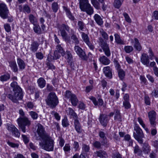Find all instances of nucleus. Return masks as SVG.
<instances>
[{
    "label": "nucleus",
    "instance_id": "1",
    "mask_svg": "<svg viewBox=\"0 0 158 158\" xmlns=\"http://www.w3.org/2000/svg\"><path fill=\"white\" fill-rule=\"evenodd\" d=\"M19 114L23 116L19 118L17 120L19 129L23 133H25L29 130V127L31 125V121L28 118L24 116L25 114L22 109L19 110Z\"/></svg>",
    "mask_w": 158,
    "mask_h": 158
},
{
    "label": "nucleus",
    "instance_id": "2",
    "mask_svg": "<svg viewBox=\"0 0 158 158\" xmlns=\"http://www.w3.org/2000/svg\"><path fill=\"white\" fill-rule=\"evenodd\" d=\"M43 142L39 143L40 146H42L44 150L48 151L53 150L54 141L50 137L48 136L43 139Z\"/></svg>",
    "mask_w": 158,
    "mask_h": 158
},
{
    "label": "nucleus",
    "instance_id": "3",
    "mask_svg": "<svg viewBox=\"0 0 158 158\" xmlns=\"http://www.w3.org/2000/svg\"><path fill=\"white\" fill-rule=\"evenodd\" d=\"M47 104L51 108L54 109L59 103L58 98L55 93H50L46 100Z\"/></svg>",
    "mask_w": 158,
    "mask_h": 158
},
{
    "label": "nucleus",
    "instance_id": "4",
    "mask_svg": "<svg viewBox=\"0 0 158 158\" xmlns=\"http://www.w3.org/2000/svg\"><path fill=\"white\" fill-rule=\"evenodd\" d=\"M134 130L133 136L135 139L140 144L143 143V138L144 137V135L142 130L137 124H136L134 127Z\"/></svg>",
    "mask_w": 158,
    "mask_h": 158
},
{
    "label": "nucleus",
    "instance_id": "5",
    "mask_svg": "<svg viewBox=\"0 0 158 158\" xmlns=\"http://www.w3.org/2000/svg\"><path fill=\"white\" fill-rule=\"evenodd\" d=\"M18 91H14L13 94H8L7 95V97L10 99L13 102L17 103L18 101L21 100L23 97V94L22 92V89L18 87Z\"/></svg>",
    "mask_w": 158,
    "mask_h": 158
},
{
    "label": "nucleus",
    "instance_id": "6",
    "mask_svg": "<svg viewBox=\"0 0 158 158\" xmlns=\"http://www.w3.org/2000/svg\"><path fill=\"white\" fill-rule=\"evenodd\" d=\"M60 29L61 36L65 40L67 39L68 34L64 30H66L69 33L71 34H73L74 33V31L72 29H70L68 26L64 24L61 25Z\"/></svg>",
    "mask_w": 158,
    "mask_h": 158
},
{
    "label": "nucleus",
    "instance_id": "7",
    "mask_svg": "<svg viewBox=\"0 0 158 158\" xmlns=\"http://www.w3.org/2000/svg\"><path fill=\"white\" fill-rule=\"evenodd\" d=\"M65 98L69 99L72 105L74 106H76L78 102V100L75 94L72 93L69 90L66 91L65 94Z\"/></svg>",
    "mask_w": 158,
    "mask_h": 158
},
{
    "label": "nucleus",
    "instance_id": "8",
    "mask_svg": "<svg viewBox=\"0 0 158 158\" xmlns=\"http://www.w3.org/2000/svg\"><path fill=\"white\" fill-rule=\"evenodd\" d=\"M99 41V45L103 49L105 55L107 57L110 56L111 52L109 44H107L106 42H104L103 39L101 38H100Z\"/></svg>",
    "mask_w": 158,
    "mask_h": 158
},
{
    "label": "nucleus",
    "instance_id": "9",
    "mask_svg": "<svg viewBox=\"0 0 158 158\" xmlns=\"http://www.w3.org/2000/svg\"><path fill=\"white\" fill-rule=\"evenodd\" d=\"M37 132L38 135L42 139H43L48 136L47 135L44 126L38 123L37 126Z\"/></svg>",
    "mask_w": 158,
    "mask_h": 158
},
{
    "label": "nucleus",
    "instance_id": "10",
    "mask_svg": "<svg viewBox=\"0 0 158 158\" xmlns=\"http://www.w3.org/2000/svg\"><path fill=\"white\" fill-rule=\"evenodd\" d=\"M9 12L5 4H0V15L3 19H6L8 17Z\"/></svg>",
    "mask_w": 158,
    "mask_h": 158
},
{
    "label": "nucleus",
    "instance_id": "11",
    "mask_svg": "<svg viewBox=\"0 0 158 158\" xmlns=\"http://www.w3.org/2000/svg\"><path fill=\"white\" fill-rule=\"evenodd\" d=\"M74 50L80 57L82 59L86 60L87 59V57L85 52L82 49L78 46L75 45L74 47Z\"/></svg>",
    "mask_w": 158,
    "mask_h": 158
},
{
    "label": "nucleus",
    "instance_id": "12",
    "mask_svg": "<svg viewBox=\"0 0 158 158\" xmlns=\"http://www.w3.org/2000/svg\"><path fill=\"white\" fill-rule=\"evenodd\" d=\"M156 112L154 110L151 111L148 113V116L150 124L153 127H155L156 124Z\"/></svg>",
    "mask_w": 158,
    "mask_h": 158
},
{
    "label": "nucleus",
    "instance_id": "13",
    "mask_svg": "<svg viewBox=\"0 0 158 158\" xmlns=\"http://www.w3.org/2000/svg\"><path fill=\"white\" fill-rule=\"evenodd\" d=\"M99 120L102 125L104 127H106L108 123L109 118L107 115L101 114L99 116Z\"/></svg>",
    "mask_w": 158,
    "mask_h": 158
},
{
    "label": "nucleus",
    "instance_id": "14",
    "mask_svg": "<svg viewBox=\"0 0 158 158\" xmlns=\"http://www.w3.org/2000/svg\"><path fill=\"white\" fill-rule=\"evenodd\" d=\"M81 33V37L83 41L88 46L90 49L93 50L94 48V47L90 42L89 38L88 35L84 32H82Z\"/></svg>",
    "mask_w": 158,
    "mask_h": 158
},
{
    "label": "nucleus",
    "instance_id": "15",
    "mask_svg": "<svg viewBox=\"0 0 158 158\" xmlns=\"http://www.w3.org/2000/svg\"><path fill=\"white\" fill-rule=\"evenodd\" d=\"M80 9L82 11L86 12L89 15H91L94 13L93 7L89 3Z\"/></svg>",
    "mask_w": 158,
    "mask_h": 158
},
{
    "label": "nucleus",
    "instance_id": "16",
    "mask_svg": "<svg viewBox=\"0 0 158 158\" xmlns=\"http://www.w3.org/2000/svg\"><path fill=\"white\" fill-rule=\"evenodd\" d=\"M89 98L93 102L95 106H98V107H101L103 106H104V102L103 100L101 98H99L97 101L95 98L93 96H91Z\"/></svg>",
    "mask_w": 158,
    "mask_h": 158
},
{
    "label": "nucleus",
    "instance_id": "17",
    "mask_svg": "<svg viewBox=\"0 0 158 158\" xmlns=\"http://www.w3.org/2000/svg\"><path fill=\"white\" fill-rule=\"evenodd\" d=\"M142 151L146 155L149 154L151 151V147L148 143L144 142L142 147Z\"/></svg>",
    "mask_w": 158,
    "mask_h": 158
},
{
    "label": "nucleus",
    "instance_id": "18",
    "mask_svg": "<svg viewBox=\"0 0 158 158\" xmlns=\"http://www.w3.org/2000/svg\"><path fill=\"white\" fill-rule=\"evenodd\" d=\"M74 128L78 134L81 133L82 132V129L78 119L74 120Z\"/></svg>",
    "mask_w": 158,
    "mask_h": 158
},
{
    "label": "nucleus",
    "instance_id": "19",
    "mask_svg": "<svg viewBox=\"0 0 158 158\" xmlns=\"http://www.w3.org/2000/svg\"><path fill=\"white\" fill-rule=\"evenodd\" d=\"M141 60L144 65L146 66L148 65V64L149 63V59L147 54L144 53L142 55L141 57Z\"/></svg>",
    "mask_w": 158,
    "mask_h": 158
},
{
    "label": "nucleus",
    "instance_id": "20",
    "mask_svg": "<svg viewBox=\"0 0 158 158\" xmlns=\"http://www.w3.org/2000/svg\"><path fill=\"white\" fill-rule=\"evenodd\" d=\"M67 114L69 115L71 117L73 118L74 119H78V116L76 113L75 112L73 109L71 108H69L66 110Z\"/></svg>",
    "mask_w": 158,
    "mask_h": 158
},
{
    "label": "nucleus",
    "instance_id": "21",
    "mask_svg": "<svg viewBox=\"0 0 158 158\" xmlns=\"http://www.w3.org/2000/svg\"><path fill=\"white\" fill-rule=\"evenodd\" d=\"M99 60L101 63L106 65L109 64L110 62V60L105 56L100 57Z\"/></svg>",
    "mask_w": 158,
    "mask_h": 158
},
{
    "label": "nucleus",
    "instance_id": "22",
    "mask_svg": "<svg viewBox=\"0 0 158 158\" xmlns=\"http://www.w3.org/2000/svg\"><path fill=\"white\" fill-rule=\"evenodd\" d=\"M97 156L101 158H106L107 155L106 153L104 151L100 150L99 151H97L95 152Z\"/></svg>",
    "mask_w": 158,
    "mask_h": 158
},
{
    "label": "nucleus",
    "instance_id": "23",
    "mask_svg": "<svg viewBox=\"0 0 158 158\" xmlns=\"http://www.w3.org/2000/svg\"><path fill=\"white\" fill-rule=\"evenodd\" d=\"M39 46L38 43L34 41L31 43L30 49L32 52H35L38 50Z\"/></svg>",
    "mask_w": 158,
    "mask_h": 158
},
{
    "label": "nucleus",
    "instance_id": "24",
    "mask_svg": "<svg viewBox=\"0 0 158 158\" xmlns=\"http://www.w3.org/2000/svg\"><path fill=\"white\" fill-rule=\"evenodd\" d=\"M64 56L68 62L70 61L72 59V56L70 52L69 51H66V52H64V54L61 55Z\"/></svg>",
    "mask_w": 158,
    "mask_h": 158
},
{
    "label": "nucleus",
    "instance_id": "25",
    "mask_svg": "<svg viewBox=\"0 0 158 158\" xmlns=\"http://www.w3.org/2000/svg\"><path fill=\"white\" fill-rule=\"evenodd\" d=\"M94 19L96 23L99 25L103 24L102 19L100 16L98 14H95L94 16Z\"/></svg>",
    "mask_w": 158,
    "mask_h": 158
},
{
    "label": "nucleus",
    "instance_id": "26",
    "mask_svg": "<svg viewBox=\"0 0 158 158\" xmlns=\"http://www.w3.org/2000/svg\"><path fill=\"white\" fill-rule=\"evenodd\" d=\"M134 41L135 42L134 47L137 50L140 51L142 49V47L139 42V40L137 38H135Z\"/></svg>",
    "mask_w": 158,
    "mask_h": 158
},
{
    "label": "nucleus",
    "instance_id": "27",
    "mask_svg": "<svg viewBox=\"0 0 158 158\" xmlns=\"http://www.w3.org/2000/svg\"><path fill=\"white\" fill-rule=\"evenodd\" d=\"M18 64L21 69H24L26 64L24 61L21 58H18L17 59Z\"/></svg>",
    "mask_w": 158,
    "mask_h": 158
},
{
    "label": "nucleus",
    "instance_id": "28",
    "mask_svg": "<svg viewBox=\"0 0 158 158\" xmlns=\"http://www.w3.org/2000/svg\"><path fill=\"white\" fill-rule=\"evenodd\" d=\"M37 82L39 86L41 88H44L46 82L44 79L41 77L39 79L37 80Z\"/></svg>",
    "mask_w": 158,
    "mask_h": 158
},
{
    "label": "nucleus",
    "instance_id": "29",
    "mask_svg": "<svg viewBox=\"0 0 158 158\" xmlns=\"http://www.w3.org/2000/svg\"><path fill=\"white\" fill-rule=\"evenodd\" d=\"M115 111L114 119L118 121H121V116L120 113V111L118 110H115Z\"/></svg>",
    "mask_w": 158,
    "mask_h": 158
},
{
    "label": "nucleus",
    "instance_id": "30",
    "mask_svg": "<svg viewBox=\"0 0 158 158\" xmlns=\"http://www.w3.org/2000/svg\"><path fill=\"white\" fill-rule=\"evenodd\" d=\"M10 76L8 73L4 74L0 77V80L2 82L7 81L10 78Z\"/></svg>",
    "mask_w": 158,
    "mask_h": 158
},
{
    "label": "nucleus",
    "instance_id": "31",
    "mask_svg": "<svg viewBox=\"0 0 158 158\" xmlns=\"http://www.w3.org/2000/svg\"><path fill=\"white\" fill-rule=\"evenodd\" d=\"M134 151L135 154H137L138 156H142L143 151L140 150L139 146L137 145H136L134 148Z\"/></svg>",
    "mask_w": 158,
    "mask_h": 158
},
{
    "label": "nucleus",
    "instance_id": "32",
    "mask_svg": "<svg viewBox=\"0 0 158 158\" xmlns=\"http://www.w3.org/2000/svg\"><path fill=\"white\" fill-rule=\"evenodd\" d=\"M114 36L115 41L117 44H124L123 41L121 39L119 35L118 34H115Z\"/></svg>",
    "mask_w": 158,
    "mask_h": 158
},
{
    "label": "nucleus",
    "instance_id": "33",
    "mask_svg": "<svg viewBox=\"0 0 158 158\" xmlns=\"http://www.w3.org/2000/svg\"><path fill=\"white\" fill-rule=\"evenodd\" d=\"M64 8L68 18L71 20H73L74 19V17L72 15L69 9L66 7H64Z\"/></svg>",
    "mask_w": 158,
    "mask_h": 158
},
{
    "label": "nucleus",
    "instance_id": "34",
    "mask_svg": "<svg viewBox=\"0 0 158 158\" xmlns=\"http://www.w3.org/2000/svg\"><path fill=\"white\" fill-rule=\"evenodd\" d=\"M79 2L80 8L89 4L88 0H79Z\"/></svg>",
    "mask_w": 158,
    "mask_h": 158
},
{
    "label": "nucleus",
    "instance_id": "35",
    "mask_svg": "<svg viewBox=\"0 0 158 158\" xmlns=\"http://www.w3.org/2000/svg\"><path fill=\"white\" fill-rule=\"evenodd\" d=\"M91 2L95 8L97 9H100V4L97 0H91Z\"/></svg>",
    "mask_w": 158,
    "mask_h": 158
},
{
    "label": "nucleus",
    "instance_id": "36",
    "mask_svg": "<svg viewBox=\"0 0 158 158\" xmlns=\"http://www.w3.org/2000/svg\"><path fill=\"white\" fill-rule=\"evenodd\" d=\"M123 2L120 0H114L113 5L117 8H119L122 4Z\"/></svg>",
    "mask_w": 158,
    "mask_h": 158
},
{
    "label": "nucleus",
    "instance_id": "37",
    "mask_svg": "<svg viewBox=\"0 0 158 158\" xmlns=\"http://www.w3.org/2000/svg\"><path fill=\"white\" fill-rule=\"evenodd\" d=\"M29 114L33 120H36L38 117V115L36 112L31 111L29 112Z\"/></svg>",
    "mask_w": 158,
    "mask_h": 158
},
{
    "label": "nucleus",
    "instance_id": "38",
    "mask_svg": "<svg viewBox=\"0 0 158 158\" xmlns=\"http://www.w3.org/2000/svg\"><path fill=\"white\" fill-rule=\"evenodd\" d=\"M59 53L57 51H55L53 54L52 58H51L50 60H49V61H52L53 60H56L58 59L60 57V55L59 54Z\"/></svg>",
    "mask_w": 158,
    "mask_h": 158
},
{
    "label": "nucleus",
    "instance_id": "39",
    "mask_svg": "<svg viewBox=\"0 0 158 158\" xmlns=\"http://www.w3.org/2000/svg\"><path fill=\"white\" fill-rule=\"evenodd\" d=\"M74 33L72 34L73 35L71 36V39L73 40V42H74L75 45L78 44L79 43V41L76 36L74 34Z\"/></svg>",
    "mask_w": 158,
    "mask_h": 158
},
{
    "label": "nucleus",
    "instance_id": "40",
    "mask_svg": "<svg viewBox=\"0 0 158 158\" xmlns=\"http://www.w3.org/2000/svg\"><path fill=\"white\" fill-rule=\"evenodd\" d=\"M15 126L9 123H7L6 124V128L7 129L10 131L12 132L16 128Z\"/></svg>",
    "mask_w": 158,
    "mask_h": 158
},
{
    "label": "nucleus",
    "instance_id": "41",
    "mask_svg": "<svg viewBox=\"0 0 158 158\" xmlns=\"http://www.w3.org/2000/svg\"><path fill=\"white\" fill-rule=\"evenodd\" d=\"M55 51H57L58 52L60 53L61 55L63 54L64 52L62 47L60 44H58L56 46V50Z\"/></svg>",
    "mask_w": 158,
    "mask_h": 158
},
{
    "label": "nucleus",
    "instance_id": "42",
    "mask_svg": "<svg viewBox=\"0 0 158 158\" xmlns=\"http://www.w3.org/2000/svg\"><path fill=\"white\" fill-rule=\"evenodd\" d=\"M101 143L103 145L106 147H108L110 145V143L106 138L102 139Z\"/></svg>",
    "mask_w": 158,
    "mask_h": 158
},
{
    "label": "nucleus",
    "instance_id": "43",
    "mask_svg": "<svg viewBox=\"0 0 158 158\" xmlns=\"http://www.w3.org/2000/svg\"><path fill=\"white\" fill-rule=\"evenodd\" d=\"M34 31L35 33L40 34L41 33V30L40 26L38 25H34L33 27Z\"/></svg>",
    "mask_w": 158,
    "mask_h": 158
},
{
    "label": "nucleus",
    "instance_id": "44",
    "mask_svg": "<svg viewBox=\"0 0 158 158\" xmlns=\"http://www.w3.org/2000/svg\"><path fill=\"white\" fill-rule=\"evenodd\" d=\"M103 72L106 77L110 78L112 77V74L110 70H104Z\"/></svg>",
    "mask_w": 158,
    "mask_h": 158
},
{
    "label": "nucleus",
    "instance_id": "45",
    "mask_svg": "<svg viewBox=\"0 0 158 158\" xmlns=\"http://www.w3.org/2000/svg\"><path fill=\"white\" fill-rule=\"evenodd\" d=\"M90 149L89 147V145L85 144H83L82 145V152H89Z\"/></svg>",
    "mask_w": 158,
    "mask_h": 158
},
{
    "label": "nucleus",
    "instance_id": "46",
    "mask_svg": "<svg viewBox=\"0 0 158 158\" xmlns=\"http://www.w3.org/2000/svg\"><path fill=\"white\" fill-rule=\"evenodd\" d=\"M100 34L106 40L108 39V34L103 29L100 30Z\"/></svg>",
    "mask_w": 158,
    "mask_h": 158
},
{
    "label": "nucleus",
    "instance_id": "47",
    "mask_svg": "<svg viewBox=\"0 0 158 158\" xmlns=\"http://www.w3.org/2000/svg\"><path fill=\"white\" fill-rule=\"evenodd\" d=\"M17 83L16 82L14 81L12 82L11 84V86L13 88V90L15 91H18V87L19 88H21L19 86L17 85Z\"/></svg>",
    "mask_w": 158,
    "mask_h": 158
},
{
    "label": "nucleus",
    "instance_id": "48",
    "mask_svg": "<svg viewBox=\"0 0 158 158\" xmlns=\"http://www.w3.org/2000/svg\"><path fill=\"white\" fill-rule=\"evenodd\" d=\"M118 75L120 78L122 80L125 76V73L123 70H119L118 71Z\"/></svg>",
    "mask_w": 158,
    "mask_h": 158
},
{
    "label": "nucleus",
    "instance_id": "49",
    "mask_svg": "<svg viewBox=\"0 0 158 158\" xmlns=\"http://www.w3.org/2000/svg\"><path fill=\"white\" fill-rule=\"evenodd\" d=\"M12 135L14 136L19 138L20 136V133L19 130L16 128L12 132Z\"/></svg>",
    "mask_w": 158,
    "mask_h": 158
},
{
    "label": "nucleus",
    "instance_id": "50",
    "mask_svg": "<svg viewBox=\"0 0 158 158\" xmlns=\"http://www.w3.org/2000/svg\"><path fill=\"white\" fill-rule=\"evenodd\" d=\"M124 50L126 52L129 53L133 50V48L131 46H127L125 47Z\"/></svg>",
    "mask_w": 158,
    "mask_h": 158
},
{
    "label": "nucleus",
    "instance_id": "51",
    "mask_svg": "<svg viewBox=\"0 0 158 158\" xmlns=\"http://www.w3.org/2000/svg\"><path fill=\"white\" fill-rule=\"evenodd\" d=\"M52 8L54 12H56L58 10V5L57 3L54 2L52 4Z\"/></svg>",
    "mask_w": 158,
    "mask_h": 158
},
{
    "label": "nucleus",
    "instance_id": "52",
    "mask_svg": "<svg viewBox=\"0 0 158 158\" xmlns=\"http://www.w3.org/2000/svg\"><path fill=\"white\" fill-rule=\"evenodd\" d=\"M123 105L125 108L126 109H130L131 107L129 101H123Z\"/></svg>",
    "mask_w": 158,
    "mask_h": 158
},
{
    "label": "nucleus",
    "instance_id": "53",
    "mask_svg": "<svg viewBox=\"0 0 158 158\" xmlns=\"http://www.w3.org/2000/svg\"><path fill=\"white\" fill-rule=\"evenodd\" d=\"M51 114L53 115L55 117V118L58 120H59L60 119V116H59V114L58 113L55 112L54 111H52L51 112Z\"/></svg>",
    "mask_w": 158,
    "mask_h": 158
},
{
    "label": "nucleus",
    "instance_id": "54",
    "mask_svg": "<svg viewBox=\"0 0 158 158\" xmlns=\"http://www.w3.org/2000/svg\"><path fill=\"white\" fill-rule=\"evenodd\" d=\"M101 143L98 141H95L93 143V145L94 146L97 148H100L101 146Z\"/></svg>",
    "mask_w": 158,
    "mask_h": 158
},
{
    "label": "nucleus",
    "instance_id": "55",
    "mask_svg": "<svg viewBox=\"0 0 158 158\" xmlns=\"http://www.w3.org/2000/svg\"><path fill=\"white\" fill-rule=\"evenodd\" d=\"M62 125L64 127H66L69 126V123L67 118H65L62 120Z\"/></svg>",
    "mask_w": 158,
    "mask_h": 158
},
{
    "label": "nucleus",
    "instance_id": "56",
    "mask_svg": "<svg viewBox=\"0 0 158 158\" xmlns=\"http://www.w3.org/2000/svg\"><path fill=\"white\" fill-rule=\"evenodd\" d=\"M9 65L11 68L13 69H16L17 67L16 63L15 61H12L10 62Z\"/></svg>",
    "mask_w": 158,
    "mask_h": 158
},
{
    "label": "nucleus",
    "instance_id": "57",
    "mask_svg": "<svg viewBox=\"0 0 158 158\" xmlns=\"http://www.w3.org/2000/svg\"><path fill=\"white\" fill-rule=\"evenodd\" d=\"M4 28L7 32H10L11 31V27L10 24L8 23H6L4 25Z\"/></svg>",
    "mask_w": 158,
    "mask_h": 158
},
{
    "label": "nucleus",
    "instance_id": "58",
    "mask_svg": "<svg viewBox=\"0 0 158 158\" xmlns=\"http://www.w3.org/2000/svg\"><path fill=\"white\" fill-rule=\"evenodd\" d=\"M123 15L125 18L126 21L127 22L129 23H131V19H130L129 16L127 13H123Z\"/></svg>",
    "mask_w": 158,
    "mask_h": 158
},
{
    "label": "nucleus",
    "instance_id": "59",
    "mask_svg": "<svg viewBox=\"0 0 158 158\" xmlns=\"http://www.w3.org/2000/svg\"><path fill=\"white\" fill-rule=\"evenodd\" d=\"M7 143L9 146L12 148H18L19 147V144L17 143H14L9 141L7 142Z\"/></svg>",
    "mask_w": 158,
    "mask_h": 158
},
{
    "label": "nucleus",
    "instance_id": "60",
    "mask_svg": "<svg viewBox=\"0 0 158 158\" xmlns=\"http://www.w3.org/2000/svg\"><path fill=\"white\" fill-rule=\"evenodd\" d=\"M23 9V11L25 12H26L27 13H29L31 12L30 7L27 5H25L24 6Z\"/></svg>",
    "mask_w": 158,
    "mask_h": 158
},
{
    "label": "nucleus",
    "instance_id": "61",
    "mask_svg": "<svg viewBox=\"0 0 158 158\" xmlns=\"http://www.w3.org/2000/svg\"><path fill=\"white\" fill-rule=\"evenodd\" d=\"M138 119L139 124L142 126L143 128H144L146 131H147L148 130V128L146 127L145 124L144 123L142 118L139 117L138 118Z\"/></svg>",
    "mask_w": 158,
    "mask_h": 158
},
{
    "label": "nucleus",
    "instance_id": "62",
    "mask_svg": "<svg viewBox=\"0 0 158 158\" xmlns=\"http://www.w3.org/2000/svg\"><path fill=\"white\" fill-rule=\"evenodd\" d=\"M148 53L149 55L150 58L151 60H152L154 58H155L156 57H155L153 52L151 48H149Z\"/></svg>",
    "mask_w": 158,
    "mask_h": 158
},
{
    "label": "nucleus",
    "instance_id": "63",
    "mask_svg": "<svg viewBox=\"0 0 158 158\" xmlns=\"http://www.w3.org/2000/svg\"><path fill=\"white\" fill-rule=\"evenodd\" d=\"M63 150L65 152H69L70 150V146L69 144H66L63 147Z\"/></svg>",
    "mask_w": 158,
    "mask_h": 158
},
{
    "label": "nucleus",
    "instance_id": "64",
    "mask_svg": "<svg viewBox=\"0 0 158 158\" xmlns=\"http://www.w3.org/2000/svg\"><path fill=\"white\" fill-rule=\"evenodd\" d=\"M151 95L152 96H154L155 98L158 97V89L154 90L151 93Z\"/></svg>",
    "mask_w": 158,
    "mask_h": 158
}]
</instances>
